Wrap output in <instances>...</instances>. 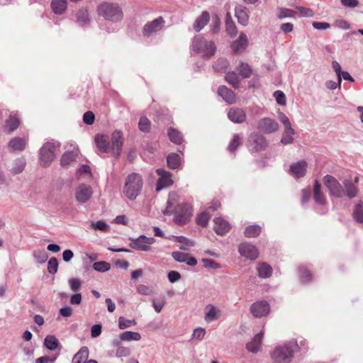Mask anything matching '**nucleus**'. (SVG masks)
<instances>
[{
  "mask_svg": "<svg viewBox=\"0 0 363 363\" xmlns=\"http://www.w3.org/2000/svg\"><path fill=\"white\" fill-rule=\"evenodd\" d=\"M344 196L352 199L357 196L358 189L351 179H345L342 182Z\"/></svg>",
  "mask_w": 363,
  "mask_h": 363,
  "instance_id": "obj_19",
  "label": "nucleus"
},
{
  "mask_svg": "<svg viewBox=\"0 0 363 363\" xmlns=\"http://www.w3.org/2000/svg\"><path fill=\"white\" fill-rule=\"evenodd\" d=\"M238 252L240 255L250 260L256 259L259 255L257 248L249 242L241 243L238 247Z\"/></svg>",
  "mask_w": 363,
  "mask_h": 363,
  "instance_id": "obj_14",
  "label": "nucleus"
},
{
  "mask_svg": "<svg viewBox=\"0 0 363 363\" xmlns=\"http://www.w3.org/2000/svg\"><path fill=\"white\" fill-rule=\"evenodd\" d=\"M26 165V161L25 158H23V157L17 158L13 162L12 167L10 169V172L13 175L18 174L24 170Z\"/></svg>",
  "mask_w": 363,
  "mask_h": 363,
  "instance_id": "obj_29",
  "label": "nucleus"
},
{
  "mask_svg": "<svg viewBox=\"0 0 363 363\" xmlns=\"http://www.w3.org/2000/svg\"><path fill=\"white\" fill-rule=\"evenodd\" d=\"M94 114L91 111L86 112L83 116V121L87 125H91L94 122Z\"/></svg>",
  "mask_w": 363,
  "mask_h": 363,
  "instance_id": "obj_64",
  "label": "nucleus"
},
{
  "mask_svg": "<svg viewBox=\"0 0 363 363\" xmlns=\"http://www.w3.org/2000/svg\"><path fill=\"white\" fill-rule=\"evenodd\" d=\"M221 311L213 304H208L205 308L204 319L206 322L215 321L220 318Z\"/></svg>",
  "mask_w": 363,
  "mask_h": 363,
  "instance_id": "obj_21",
  "label": "nucleus"
},
{
  "mask_svg": "<svg viewBox=\"0 0 363 363\" xmlns=\"http://www.w3.org/2000/svg\"><path fill=\"white\" fill-rule=\"evenodd\" d=\"M210 219V215L208 212L204 211L200 213L196 218V223L198 225L206 227L208 225Z\"/></svg>",
  "mask_w": 363,
  "mask_h": 363,
  "instance_id": "obj_52",
  "label": "nucleus"
},
{
  "mask_svg": "<svg viewBox=\"0 0 363 363\" xmlns=\"http://www.w3.org/2000/svg\"><path fill=\"white\" fill-rule=\"evenodd\" d=\"M323 181L331 198L341 199L344 197L342 185L335 177L327 174L323 177Z\"/></svg>",
  "mask_w": 363,
  "mask_h": 363,
  "instance_id": "obj_7",
  "label": "nucleus"
},
{
  "mask_svg": "<svg viewBox=\"0 0 363 363\" xmlns=\"http://www.w3.org/2000/svg\"><path fill=\"white\" fill-rule=\"evenodd\" d=\"M97 13L106 21L118 23L123 18V12L121 7L113 2L105 1L97 7Z\"/></svg>",
  "mask_w": 363,
  "mask_h": 363,
  "instance_id": "obj_2",
  "label": "nucleus"
},
{
  "mask_svg": "<svg viewBox=\"0 0 363 363\" xmlns=\"http://www.w3.org/2000/svg\"><path fill=\"white\" fill-rule=\"evenodd\" d=\"M58 261L57 258L52 257L48 263V271L50 274H54L57 272Z\"/></svg>",
  "mask_w": 363,
  "mask_h": 363,
  "instance_id": "obj_54",
  "label": "nucleus"
},
{
  "mask_svg": "<svg viewBox=\"0 0 363 363\" xmlns=\"http://www.w3.org/2000/svg\"><path fill=\"white\" fill-rule=\"evenodd\" d=\"M218 94L228 104H233L236 101V97L234 92L225 86H220L218 89Z\"/></svg>",
  "mask_w": 363,
  "mask_h": 363,
  "instance_id": "obj_25",
  "label": "nucleus"
},
{
  "mask_svg": "<svg viewBox=\"0 0 363 363\" xmlns=\"http://www.w3.org/2000/svg\"><path fill=\"white\" fill-rule=\"evenodd\" d=\"M313 198L315 202L319 205H325L326 203V198L321 191V185L318 180H315L313 186Z\"/></svg>",
  "mask_w": 363,
  "mask_h": 363,
  "instance_id": "obj_27",
  "label": "nucleus"
},
{
  "mask_svg": "<svg viewBox=\"0 0 363 363\" xmlns=\"http://www.w3.org/2000/svg\"><path fill=\"white\" fill-rule=\"evenodd\" d=\"M167 162L170 169H177L181 164V157L177 153H171L167 157Z\"/></svg>",
  "mask_w": 363,
  "mask_h": 363,
  "instance_id": "obj_38",
  "label": "nucleus"
},
{
  "mask_svg": "<svg viewBox=\"0 0 363 363\" xmlns=\"http://www.w3.org/2000/svg\"><path fill=\"white\" fill-rule=\"evenodd\" d=\"M89 357V350L86 347H82L74 356L72 363H86Z\"/></svg>",
  "mask_w": 363,
  "mask_h": 363,
  "instance_id": "obj_35",
  "label": "nucleus"
},
{
  "mask_svg": "<svg viewBox=\"0 0 363 363\" xmlns=\"http://www.w3.org/2000/svg\"><path fill=\"white\" fill-rule=\"evenodd\" d=\"M214 230L220 235H223L227 233L230 229V223L223 220L222 218H216L214 219Z\"/></svg>",
  "mask_w": 363,
  "mask_h": 363,
  "instance_id": "obj_22",
  "label": "nucleus"
},
{
  "mask_svg": "<svg viewBox=\"0 0 363 363\" xmlns=\"http://www.w3.org/2000/svg\"><path fill=\"white\" fill-rule=\"evenodd\" d=\"M297 13L296 17L301 18V17H312L314 15V12L311 9L308 8H304L301 6H297Z\"/></svg>",
  "mask_w": 363,
  "mask_h": 363,
  "instance_id": "obj_50",
  "label": "nucleus"
},
{
  "mask_svg": "<svg viewBox=\"0 0 363 363\" xmlns=\"http://www.w3.org/2000/svg\"><path fill=\"white\" fill-rule=\"evenodd\" d=\"M78 149L65 152L60 160L61 165L65 166L74 161L78 155Z\"/></svg>",
  "mask_w": 363,
  "mask_h": 363,
  "instance_id": "obj_33",
  "label": "nucleus"
},
{
  "mask_svg": "<svg viewBox=\"0 0 363 363\" xmlns=\"http://www.w3.org/2000/svg\"><path fill=\"white\" fill-rule=\"evenodd\" d=\"M237 69L242 78H249L252 72L251 67L247 63L243 62H240Z\"/></svg>",
  "mask_w": 363,
  "mask_h": 363,
  "instance_id": "obj_39",
  "label": "nucleus"
},
{
  "mask_svg": "<svg viewBox=\"0 0 363 363\" xmlns=\"http://www.w3.org/2000/svg\"><path fill=\"white\" fill-rule=\"evenodd\" d=\"M226 81L233 87L238 88L240 84V79L237 74L234 72H228L225 75Z\"/></svg>",
  "mask_w": 363,
  "mask_h": 363,
  "instance_id": "obj_45",
  "label": "nucleus"
},
{
  "mask_svg": "<svg viewBox=\"0 0 363 363\" xmlns=\"http://www.w3.org/2000/svg\"><path fill=\"white\" fill-rule=\"evenodd\" d=\"M44 345L49 350L54 351L60 347L58 340L53 335H47L44 340Z\"/></svg>",
  "mask_w": 363,
  "mask_h": 363,
  "instance_id": "obj_37",
  "label": "nucleus"
},
{
  "mask_svg": "<svg viewBox=\"0 0 363 363\" xmlns=\"http://www.w3.org/2000/svg\"><path fill=\"white\" fill-rule=\"evenodd\" d=\"M352 217L355 222L363 223V201H359L353 208Z\"/></svg>",
  "mask_w": 363,
  "mask_h": 363,
  "instance_id": "obj_34",
  "label": "nucleus"
},
{
  "mask_svg": "<svg viewBox=\"0 0 363 363\" xmlns=\"http://www.w3.org/2000/svg\"><path fill=\"white\" fill-rule=\"evenodd\" d=\"M19 125V121L15 116H11L9 120L6 121L5 125V130L8 133H11L16 130Z\"/></svg>",
  "mask_w": 363,
  "mask_h": 363,
  "instance_id": "obj_44",
  "label": "nucleus"
},
{
  "mask_svg": "<svg viewBox=\"0 0 363 363\" xmlns=\"http://www.w3.org/2000/svg\"><path fill=\"white\" fill-rule=\"evenodd\" d=\"M300 279L301 281L308 283L312 280V275L310 272L304 267H299Z\"/></svg>",
  "mask_w": 363,
  "mask_h": 363,
  "instance_id": "obj_51",
  "label": "nucleus"
},
{
  "mask_svg": "<svg viewBox=\"0 0 363 363\" xmlns=\"http://www.w3.org/2000/svg\"><path fill=\"white\" fill-rule=\"evenodd\" d=\"M166 303V301L164 298H162L160 300L153 299L152 300V306L155 309V311L157 313H160L163 307L164 306Z\"/></svg>",
  "mask_w": 363,
  "mask_h": 363,
  "instance_id": "obj_57",
  "label": "nucleus"
},
{
  "mask_svg": "<svg viewBox=\"0 0 363 363\" xmlns=\"http://www.w3.org/2000/svg\"><path fill=\"white\" fill-rule=\"evenodd\" d=\"M130 240L129 245L131 248L143 252L150 251V245L155 242V238H148L144 235H140L137 238H130Z\"/></svg>",
  "mask_w": 363,
  "mask_h": 363,
  "instance_id": "obj_9",
  "label": "nucleus"
},
{
  "mask_svg": "<svg viewBox=\"0 0 363 363\" xmlns=\"http://www.w3.org/2000/svg\"><path fill=\"white\" fill-rule=\"evenodd\" d=\"M164 20L162 17H159L152 21L145 24L143 28V33L145 37H150L160 31L164 26Z\"/></svg>",
  "mask_w": 363,
  "mask_h": 363,
  "instance_id": "obj_11",
  "label": "nucleus"
},
{
  "mask_svg": "<svg viewBox=\"0 0 363 363\" xmlns=\"http://www.w3.org/2000/svg\"><path fill=\"white\" fill-rule=\"evenodd\" d=\"M188 254L181 252L179 251L173 252L172 256L174 259L178 262L182 263L186 261V258Z\"/></svg>",
  "mask_w": 363,
  "mask_h": 363,
  "instance_id": "obj_61",
  "label": "nucleus"
},
{
  "mask_svg": "<svg viewBox=\"0 0 363 363\" xmlns=\"http://www.w3.org/2000/svg\"><path fill=\"white\" fill-rule=\"evenodd\" d=\"M279 119L284 126V131L281 139V143L283 145L291 144L294 141L293 135L295 130L292 128L289 118L282 112H279Z\"/></svg>",
  "mask_w": 363,
  "mask_h": 363,
  "instance_id": "obj_8",
  "label": "nucleus"
},
{
  "mask_svg": "<svg viewBox=\"0 0 363 363\" xmlns=\"http://www.w3.org/2000/svg\"><path fill=\"white\" fill-rule=\"evenodd\" d=\"M248 45V39L247 35L242 33L238 40L232 44V49L234 52H239L244 50Z\"/></svg>",
  "mask_w": 363,
  "mask_h": 363,
  "instance_id": "obj_26",
  "label": "nucleus"
},
{
  "mask_svg": "<svg viewBox=\"0 0 363 363\" xmlns=\"http://www.w3.org/2000/svg\"><path fill=\"white\" fill-rule=\"evenodd\" d=\"M95 142L98 149L103 152H111L116 157L121 155L123 145V134L121 131L115 130L110 140L108 135H97L95 137Z\"/></svg>",
  "mask_w": 363,
  "mask_h": 363,
  "instance_id": "obj_1",
  "label": "nucleus"
},
{
  "mask_svg": "<svg viewBox=\"0 0 363 363\" xmlns=\"http://www.w3.org/2000/svg\"><path fill=\"white\" fill-rule=\"evenodd\" d=\"M191 50L200 54L202 57L209 59L214 55L216 50L215 43L201 35L196 36L191 43Z\"/></svg>",
  "mask_w": 363,
  "mask_h": 363,
  "instance_id": "obj_4",
  "label": "nucleus"
},
{
  "mask_svg": "<svg viewBox=\"0 0 363 363\" xmlns=\"http://www.w3.org/2000/svg\"><path fill=\"white\" fill-rule=\"evenodd\" d=\"M58 357V354L52 357L43 356L36 359L35 363H54Z\"/></svg>",
  "mask_w": 363,
  "mask_h": 363,
  "instance_id": "obj_59",
  "label": "nucleus"
},
{
  "mask_svg": "<svg viewBox=\"0 0 363 363\" xmlns=\"http://www.w3.org/2000/svg\"><path fill=\"white\" fill-rule=\"evenodd\" d=\"M119 338L121 341H139L141 339V335L138 332L125 331L120 334Z\"/></svg>",
  "mask_w": 363,
  "mask_h": 363,
  "instance_id": "obj_36",
  "label": "nucleus"
},
{
  "mask_svg": "<svg viewBox=\"0 0 363 363\" xmlns=\"http://www.w3.org/2000/svg\"><path fill=\"white\" fill-rule=\"evenodd\" d=\"M262 230L261 226L258 225H252L247 226L244 232L246 238H256L257 237Z\"/></svg>",
  "mask_w": 363,
  "mask_h": 363,
  "instance_id": "obj_41",
  "label": "nucleus"
},
{
  "mask_svg": "<svg viewBox=\"0 0 363 363\" xmlns=\"http://www.w3.org/2000/svg\"><path fill=\"white\" fill-rule=\"evenodd\" d=\"M139 129L145 133H147L150 130V122L146 117H141L138 123Z\"/></svg>",
  "mask_w": 363,
  "mask_h": 363,
  "instance_id": "obj_53",
  "label": "nucleus"
},
{
  "mask_svg": "<svg viewBox=\"0 0 363 363\" xmlns=\"http://www.w3.org/2000/svg\"><path fill=\"white\" fill-rule=\"evenodd\" d=\"M274 97L277 103L281 106H285L286 104V96L283 91L277 90L274 92Z\"/></svg>",
  "mask_w": 363,
  "mask_h": 363,
  "instance_id": "obj_55",
  "label": "nucleus"
},
{
  "mask_svg": "<svg viewBox=\"0 0 363 363\" xmlns=\"http://www.w3.org/2000/svg\"><path fill=\"white\" fill-rule=\"evenodd\" d=\"M33 257L39 264H43L48 258V253L44 250H35L33 252Z\"/></svg>",
  "mask_w": 363,
  "mask_h": 363,
  "instance_id": "obj_47",
  "label": "nucleus"
},
{
  "mask_svg": "<svg viewBox=\"0 0 363 363\" xmlns=\"http://www.w3.org/2000/svg\"><path fill=\"white\" fill-rule=\"evenodd\" d=\"M250 310L254 317L262 318L269 313L270 306L266 301H259L252 303Z\"/></svg>",
  "mask_w": 363,
  "mask_h": 363,
  "instance_id": "obj_13",
  "label": "nucleus"
},
{
  "mask_svg": "<svg viewBox=\"0 0 363 363\" xmlns=\"http://www.w3.org/2000/svg\"><path fill=\"white\" fill-rule=\"evenodd\" d=\"M93 268L97 272H106L110 269L111 265L109 263L104 261L96 262L94 263Z\"/></svg>",
  "mask_w": 363,
  "mask_h": 363,
  "instance_id": "obj_49",
  "label": "nucleus"
},
{
  "mask_svg": "<svg viewBox=\"0 0 363 363\" xmlns=\"http://www.w3.org/2000/svg\"><path fill=\"white\" fill-rule=\"evenodd\" d=\"M143 186L142 177L138 173H131L125 178L123 192L127 199L134 201L140 194Z\"/></svg>",
  "mask_w": 363,
  "mask_h": 363,
  "instance_id": "obj_3",
  "label": "nucleus"
},
{
  "mask_svg": "<svg viewBox=\"0 0 363 363\" xmlns=\"http://www.w3.org/2000/svg\"><path fill=\"white\" fill-rule=\"evenodd\" d=\"M58 149L59 144L57 143L47 142L44 143L39 151L40 165L43 167L50 166L55 160Z\"/></svg>",
  "mask_w": 363,
  "mask_h": 363,
  "instance_id": "obj_6",
  "label": "nucleus"
},
{
  "mask_svg": "<svg viewBox=\"0 0 363 363\" xmlns=\"http://www.w3.org/2000/svg\"><path fill=\"white\" fill-rule=\"evenodd\" d=\"M26 146V140L21 138H14L9 143V147L12 151H23Z\"/></svg>",
  "mask_w": 363,
  "mask_h": 363,
  "instance_id": "obj_31",
  "label": "nucleus"
},
{
  "mask_svg": "<svg viewBox=\"0 0 363 363\" xmlns=\"http://www.w3.org/2000/svg\"><path fill=\"white\" fill-rule=\"evenodd\" d=\"M257 128L265 133H272L278 130L279 124L274 119L264 118L259 121Z\"/></svg>",
  "mask_w": 363,
  "mask_h": 363,
  "instance_id": "obj_17",
  "label": "nucleus"
},
{
  "mask_svg": "<svg viewBox=\"0 0 363 363\" xmlns=\"http://www.w3.org/2000/svg\"><path fill=\"white\" fill-rule=\"evenodd\" d=\"M159 179L157 182L156 191H160L164 188L168 187L173 184L172 174L163 169H157L156 170Z\"/></svg>",
  "mask_w": 363,
  "mask_h": 363,
  "instance_id": "obj_16",
  "label": "nucleus"
},
{
  "mask_svg": "<svg viewBox=\"0 0 363 363\" xmlns=\"http://www.w3.org/2000/svg\"><path fill=\"white\" fill-rule=\"evenodd\" d=\"M307 167L308 163L306 160H298L291 164L289 173L294 178L299 179L306 175Z\"/></svg>",
  "mask_w": 363,
  "mask_h": 363,
  "instance_id": "obj_15",
  "label": "nucleus"
},
{
  "mask_svg": "<svg viewBox=\"0 0 363 363\" xmlns=\"http://www.w3.org/2000/svg\"><path fill=\"white\" fill-rule=\"evenodd\" d=\"M130 354V350L124 346H119L116 351L117 357H127Z\"/></svg>",
  "mask_w": 363,
  "mask_h": 363,
  "instance_id": "obj_56",
  "label": "nucleus"
},
{
  "mask_svg": "<svg viewBox=\"0 0 363 363\" xmlns=\"http://www.w3.org/2000/svg\"><path fill=\"white\" fill-rule=\"evenodd\" d=\"M247 145L251 151L259 152L267 147V142L262 135L253 133L249 136Z\"/></svg>",
  "mask_w": 363,
  "mask_h": 363,
  "instance_id": "obj_10",
  "label": "nucleus"
},
{
  "mask_svg": "<svg viewBox=\"0 0 363 363\" xmlns=\"http://www.w3.org/2000/svg\"><path fill=\"white\" fill-rule=\"evenodd\" d=\"M137 323L134 319L129 320L125 318L124 317H120L118 318V328L121 330L130 328L131 326L135 325Z\"/></svg>",
  "mask_w": 363,
  "mask_h": 363,
  "instance_id": "obj_46",
  "label": "nucleus"
},
{
  "mask_svg": "<svg viewBox=\"0 0 363 363\" xmlns=\"http://www.w3.org/2000/svg\"><path fill=\"white\" fill-rule=\"evenodd\" d=\"M205 334H206L205 329H203L202 328H197L194 330L193 334H192V337L194 339L201 340L204 337Z\"/></svg>",
  "mask_w": 363,
  "mask_h": 363,
  "instance_id": "obj_63",
  "label": "nucleus"
},
{
  "mask_svg": "<svg viewBox=\"0 0 363 363\" xmlns=\"http://www.w3.org/2000/svg\"><path fill=\"white\" fill-rule=\"evenodd\" d=\"M241 144V138L238 134H235L232 140L228 146V150L230 152H233Z\"/></svg>",
  "mask_w": 363,
  "mask_h": 363,
  "instance_id": "obj_48",
  "label": "nucleus"
},
{
  "mask_svg": "<svg viewBox=\"0 0 363 363\" xmlns=\"http://www.w3.org/2000/svg\"><path fill=\"white\" fill-rule=\"evenodd\" d=\"M235 16L240 25L243 26H247L248 25L250 18V11L246 6L242 5H238L235 6Z\"/></svg>",
  "mask_w": 363,
  "mask_h": 363,
  "instance_id": "obj_18",
  "label": "nucleus"
},
{
  "mask_svg": "<svg viewBox=\"0 0 363 363\" xmlns=\"http://www.w3.org/2000/svg\"><path fill=\"white\" fill-rule=\"evenodd\" d=\"M209 19V13L207 11H203L201 15L196 19L194 23V29L196 32H199L206 25H207Z\"/></svg>",
  "mask_w": 363,
  "mask_h": 363,
  "instance_id": "obj_28",
  "label": "nucleus"
},
{
  "mask_svg": "<svg viewBox=\"0 0 363 363\" xmlns=\"http://www.w3.org/2000/svg\"><path fill=\"white\" fill-rule=\"evenodd\" d=\"M204 267L210 269H219L220 265L213 259H203L202 260Z\"/></svg>",
  "mask_w": 363,
  "mask_h": 363,
  "instance_id": "obj_62",
  "label": "nucleus"
},
{
  "mask_svg": "<svg viewBox=\"0 0 363 363\" xmlns=\"http://www.w3.org/2000/svg\"><path fill=\"white\" fill-rule=\"evenodd\" d=\"M228 118L235 123H242L246 120V113L242 108H230L228 112Z\"/></svg>",
  "mask_w": 363,
  "mask_h": 363,
  "instance_id": "obj_20",
  "label": "nucleus"
},
{
  "mask_svg": "<svg viewBox=\"0 0 363 363\" xmlns=\"http://www.w3.org/2000/svg\"><path fill=\"white\" fill-rule=\"evenodd\" d=\"M298 345L296 342L291 341L284 346L278 347L272 352V358L279 363H289L296 351Z\"/></svg>",
  "mask_w": 363,
  "mask_h": 363,
  "instance_id": "obj_5",
  "label": "nucleus"
},
{
  "mask_svg": "<svg viewBox=\"0 0 363 363\" xmlns=\"http://www.w3.org/2000/svg\"><path fill=\"white\" fill-rule=\"evenodd\" d=\"M92 188L86 184H80L75 189V199L79 203H86L92 196Z\"/></svg>",
  "mask_w": 363,
  "mask_h": 363,
  "instance_id": "obj_12",
  "label": "nucleus"
},
{
  "mask_svg": "<svg viewBox=\"0 0 363 363\" xmlns=\"http://www.w3.org/2000/svg\"><path fill=\"white\" fill-rule=\"evenodd\" d=\"M168 135L170 140L175 144L180 145L183 140L182 133L174 128L168 130Z\"/></svg>",
  "mask_w": 363,
  "mask_h": 363,
  "instance_id": "obj_43",
  "label": "nucleus"
},
{
  "mask_svg": "<svg viewBox=\"0 0 363 363\" xmlns=\"http://www.w3.org/2000/svg\"><path fill=\"white\" fill-rule=\"evenodd\" d=\"M258 276L262 279H267L271 277L272 268L268 264L263 262L259 263L257 266Z\"/></svg>",
  "mask_w": 363,
  "mask_h": 363,
  "instance_id": "obj_32",
  "label": "nucleus"
},
{
  "mask_svg": "<svg viewBox=\"0 0 363 363\" xmlns=\"http://www.w3.org/2000/svg\"><path fill=\"white\" fill-rule=\"evenodd\" d=\"M91 21L89 11L82 8L79 9L76 13V23L79 26H86Z\"/></svg>",
  "mask_w": 363,
  "mask_h": 363,
  "instance_id": "obj_24",
  "label": "nucleus"
},
{
  "mask_svg": "<svg viewBox=\"0 0 363 363\" xmlns=\"http://www.w3.org/2000/svg\"><path fill=\"white\" fill-rule=\"evenodd\" d=\"M332 67L337 76L338 85H339V88H340L341 86L340 74L342 72V71L341 69V65H340V63L338 62L333 60L332 62Z\"/></svg>",
  "mask_w": 363,
  "mask_h": 363,
  "instance_id": "obj_60",
  "label": "nucleus"
},
{
  "mask_svg": "<svg viewBox=\"0 0 363 363\" xmlns=\"http://www.w3.org/2000/svg\"><path fill=\"white\" fill-rule=\"evenodd\" d=\"M225 29L227 33L231 37H235L238 34L237 27L229 15L225 21Z\"/></svg>",
  "mask_w": 363,
  "mask_h": 363,
  "instance_id": "obj_42",
  "label": "nucleus"
},
{
  "mask_svg": "<svg viewBox=\"0 0 363 363\" xmlns=\"http://www.w3.org/2000/svg\"><path fill=\"white\" fill-rule=\"evenodd\" d=\"M264 333L261 331L255 335L252 340L246 345L247 350L252 353H257L261 347Z\"/></svg>",
  "mask_w": 363,
  "mask_h": 363,
  "instance_id": "obj_23",
  "label": "nucleus"
},
{
  "mask_svg": "<svg viewBox=\"0 0 363 363\" xmlns=\"http://www.w3.org/2000/svg\"><path fill=\"white\" fill-rule=\"evenodd\" d=\"M177 240V242L183 244L186 246L193 247L195 245V242L192 240H190L184 236H173Z\"/></svg>",
  "mask_w": 363,
  "mask_h": 363,
  "instance_id": "obj_58",
  "label": "nucleus"
},
{
  "mask_svg": "<svg viewBox=\"0 0 363 363\" xmlns=\"http://www.w3.org/2000/svg\"><path fill=\"white\" fill-rule=\"evenodd\" d=\"M67 2L66 0H52V11L57 15H62L67 9Z\"/></svg>",
  "mask_w": 363,
  "mask_h": 363,
  "instance_id": "obj_30",
  "label": "nucleus"
},
{
  "mask_svg": "<svg viewBox=\"0 0 363 363\" xmlns=\"http://www.w3.org/2000/svg\"><path fill=\"white\" fill-rule=\"evenodd\" d=\"M296 13L297 12L296 11L286 8H278L277 10V16L279 19L286 18H296Z\"/></svg>",
  "mask_w": 363,
  "mask_h": 363,
  "instance_id": "obj_40",
  "label": "nucleus"
}]
</instances>
